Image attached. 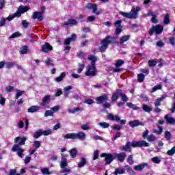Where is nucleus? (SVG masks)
<instances>
[{"instance_id": "f257e3e1", "label": "nucleus", "mask_w": 175, "mask_h": 175, "mask_svg": "<svg viewBox=\"0 0 175 175\" xmlns=\"http://www.w3.org/2000/svg\"><path fill=\"white\" fill-rule=\"evenodd\" d=\"M140 10H142L140 7H137L136 8L133 7L131 12H120V14L123 17H126V18H137V14Z\"/></svg>"}, {"instance_id": "f03ea898", "label": "nucleus", "mask_w": 175, "mask_h": 175, "mask_svg": "<svg viewBox=\"0 0 175 175\" xmlns=\"http://www.w3.org/2000/svg\"><path fill=\"white\" fill-rule=\"evenodd\" d=\"M120 96L122 97V100L123 102H128V96H126V94H122V90L121 89L116 90V92L113 94L111 97L112 102H116Z\"/></svg>"}, {"instance_id": "7ed1b4c3", "label": "nucleus", "mask_w": 175, "mask_h": 175, "mask_svg": "<svg viewBox=\"0 0 175 175\" xmlns=\"http://www.w3.org/2000/svg\"><path fill=\"white\" fill-rule=\"evenodd\" d=\"M96 73H98V70H96L95 65H88L86 66L85 76L94 77L96 76Z\"/></svg>"}, {"instance_id": "20e7f679", "label": "nucleus", "mask_w": 175, "mask_h": 175, "mask_svg": "<svg viewBox=\"0 0 175 175\" xmlns=\"http://www.w3.org/2000/svg\"><path fill=\"white\" fill-rule=\"evenodd\" d=\"M154 32H155L156 35H160L161 32H163V26L161 25H157L156 26H153L150 29L149 35L152 36L154 35Z\"/></svg>"}, {"instance_id": "39448f33", "label": "nucleus", "mask_w": 175, "mask_h": 175, "mask_svg": "<svg viewBox=\"0 0 175 175\" xmlns=\"http://www.w3.org/2000/svg\"><path fill=\"white\" fill-rule=\"evenodd\" d=\"M109 43H110V36H107L101 41V46L99 47V50L101 51V53L106 51V49L109 46Z\"/></svg>"}, {"instance_id": "423d86ee", "label": "nucleus", "mask_w": 175, "mask_h": 175, "mask_svg": "<svg viewBox=\"0 0 175 175\" xmlns=\"http://www.w3.org/2000/svg\"><path fill=\"white\" fill-rule=\"evenodd\" d=\"M131 146L134 148L136 147H150V144L144 140H140L138 142L133 141L131 143Z\"/></svg>"}, {"instance_id": "0eeeda50", "label": "nucleus", "mask_w": 175, "mask_h": 175, "mask_svg": "<svg viewBox=\"0 0 175 175\" xmlns=\"http://www.w3.org/2000/svg\"><path fill=\"white\" fill-rule=\"evenodd\" d=\"M12 150L14 151V152H17V155L19 157V158H24V149L21 148V146L19 145H14L12 146Z\"/></svg>"}, {"instance_id": "6e6552de", "label": "nucleus", "mask_w": 175, "mask_h": 175, "mask_svg": "<svg viewBox=\"0 0 175 175\" xmlns=\"http://www.w3.org/2000/svg\"><path fill=\"white\" fill-rule=\"evenodd\" d=\"M121 24H122V21L118 20L115 22L114 25L116 27V36H118L122 32V26H121Z\"/></svg>"}, {"instance_id": "1a4fd4ad", "label": "nucleus", "mask_w": 175, "mask_h": 175, "mask_svg": "<svg viewBox=\"0 0 175 175\" xmlns=\"http://www.w3.org/2000/svg\"><path fill=\"white\" fill-rule=\"evenodd\" d=\"M132 143L127 142L125 146H120L121 151H126V152H132Z\"/></svg>"}, {"instance_id": "9d476101", "label": "nucleus", "mask_w": 175, "mask_h": 175, "mask_svg": "<svg viewBox=\"0 0 175 175\" xmlns=\"http://www.w3.org/2000/svg\"><path fill=\"white\" fill-rule=\"evenodd\" d=\"M114 157L119 161V162H124L126 158V153L120 152V153H114Z\"/></svg>"}, {"instance_id": "9b49d317", "label": "nucleus", "mask_w": 175, "mask_h": 175, "mask_svg": "<svg viewBox=\"0 0 175 175\" xmlns=\"http://www.w3.org/2000/svg\"><path fill=\"white\" fill-rule=\"evenodd\" d=\"M129 125L131 126V128H136V126H139L140 125L141 126H144V123L140 122V120H136L129 122Z\"/></svg>"}, {"instance_id": "f8f14e48", "label": "nucleus", "mask_w": 175, "mask_h": 175, "mask_svg": "<svg viewBox=\"0 0 175 175\" xmlns=\"http://www.w3.org/2000/svg\"><path fill=\"white\" fill-rule=\"evenodd\" d=\"M31 18L33 20H38V21H43V14L39 12H34L33 13V15L31 16Z\"/></svg>"}, {"instance_id": "ddd939ff", "label": "nucleus", "mask_w": 175, "mask_h": 175, "mask_svg": "<svg viewBox=\"0 0 175 175\" xmlns=\"http://www.w3.org/2000/svg\"><path fill=\"white\" fill-rule=\"evenodd\" d=\"M51 50H53V46L50 45L49 42H46L41 48V51L43 53H49V51H51Z\"/></svg>"}, {"instance_id": "4468645a", "label": "nucleus", "mask_w": 175, "mask_h": 175, "mask_svg": "<svg viewBox=\"0 0 175 175\" xmlns=\"http://www.w3.org/2000/svg\"><path fill=\"white\" fill-rule=\"evenodd\" d=\"M27 140V137H17L14 139V143H18L19 146H24Z\"/></svg>"}, {"instance_id": "2eb2a0df", "label": "nucleus", "mask_w": 175, "mask_h": 175, "mask_svg": "<svg viewBox=\"0 0 175 175\" xmlns=\"http://www.w3.org/2000/svg\"><path fill=\"white\" fill-rule=\"evenodd\" d=\"M109 100V96L107 94H103L96 98V100L98 104L103 103V102H106V100Z\"/></svg>"}, {"instance_id": "dca6fc26", "label": "nucleus", "mask_w": 175, "mask_h": 175, "mask_svg": "<svg viewBox=\"0 0 175 175\" xmlns=\"http://www.w3.org/2000/svg\"><path fill=\"white\" fill-rule=\"evenodd\" d=\"M77 139L84 141L87 139V135L84 133V132L79 131L77 133H75V140Z\"/></svg>"}, {"instance_id": "f3484780", "label": "nucleus", "mask_w": 175, "mask_h": 175, "mask_svg": "<svg viewBox=\"0 0 175 175\" xmlns=\"http://www.w3.org/2000/svg\"><path fill=\"white\" fill-rule=\"evenodd\" d=\"M87 9H92L93 13L95 14H100V12L98 11V7H96V4L88 3L86 6Z\"/></svg>"}, {"instance_id": "a211bd4d", "label": "nucleus", "mask_w": 175, "mask_h": 175, "mask_svg": "<svg viewBox=\"0 0 175 175\" xmlns=\"http://www.w3.org/2000/svg\"><path fill=\"white\" fill-rule=\"evenodd\" d=\"M148 167V163H142L141 164H139L137 165H135L134 167V170L138 172H142V170H143V169H144L145 167Z\"/></svg>"}, {"instance_id": "6ab92c4d", "label": "nucleus", "mask_w": 175, "mask_h": 175, "mask_svg": "<svg viewBox=\"0 0 175 175\" xmlns=\"http://www.w3.org/2000/svg\"><path fill=\"white\" fill-rule=\"evenodd\" d=\"M167 124L169 125H174L175 124V119L173 117H170L169 114H166L164 117Z\"/></svg>"}, {"instance_id": "aec40b11", "label": "nucleus", "mask_w": 175, "mask_h": 175, "mask_svg": "<svg viewBox=\"0 0 175 175\" xmlns=\"http://www.w3.org/2000/svg\"><path fill=\"white\" fill-rule=\"evenodd\" d=\"M51 99V96L50 95H46L44 96V98H42V106L44 107H46V106H47V105H49V103H50V100Z\"/></svg>"}, {"instance_id": "412c9836", "label": "nucleus", "mask_w": 175, "mask_h": 175, "mask_svg": "<svg viewBox=\"0 0 175 175\" xmlns=\"http://www.w3.org/2000/svg\"><path fill=\"white\" fill-rule=\"evenodd\" d=\"M110 44L113 46H118L120 41H118V37H110Z\"/></svg>"}, {"instance_id": "4be33fe9", "label": "nucleus", "mask_w": 175, "mask_h": 175, "mask_svg": "<svg viewBox=\"0 0 175 175\" xmlns=\"http://www.w3.org/2000/svg\"><path fill=\"white\" fill-rule=\"evenodd\" d=\"M62 160L60 162V167H65L66 166H68V162L66 161V159H65V157H66V155L62 154Z\"/></svg>"}, {"instance_id": "5701e85b", "label": "nucleus", "mask_w": 175, "mask_h": 175, "mask_svg": "<svg viewBox=\"0 0 175 175\" xmlns=\"http://www.w3.org/2000/svg\"><path fill=\"white\" fill-rule=\"evenodd\" d=\"M129 39H131V36H129V35H124V36H122L120 38V44H124V43L125 42H128V40H129Z\"/></svg>"}, {"instance_id": "b1692460", "label": "nucleus", "mask_w": 175, "mask_h": 175, "mask_svg": "<svg viewBox=\"0 0 175 175\" xmlns=\"http://www.w3.org/2000/svg\"><path fill=\"white\" fill-rule=\"evenodd\" d=\"M40 107L36 105H33L30 107L28 109L27 111L28 113H36V111H39Z\"/></svg>"}, {"instance_id": "393cba45", "label": "nucleus", "mask_w": 175, "mask_h": 175, "mask_svg": "<svg viewBox=\"0 0 175 175\" xmlns=\"http://www.w3.org/2000/svg\"><path fill=\"white\" fill-rule=\"evenodd\" d=\"M64 139H71L72 140H76V133H67L64 135Z\"/></svg>"}, {"instance_id": "a878e982", "label": "nucleus", "mask_w": 175, "mask_h": 175, "mask_svg": "<svg viewBox=\"0 0 175 175\" xmlns=\"http://www.w3.org/2000/svg\"><path fill=\"white\" fill-rule=\"evenodd\" d=\"M77 24V21L75 19H68L67 21L64 22V25H76Z\"/></svg>"}, {"instance_id": "bb28decb", "label": "nucleus", "mask_w": 175, "mask_h": 175, "mask_svg": "<svg viewBox=\"0 0 175 175\" xmlns=\"http://www.w3.org/2000/svg\"><path fill=\"white\" fill-rule=\"evenodd\" d=\"M101 158H105L106 165H110V154L107 153H102L100 154Z\"/></svg>"}, {"instance_id": "cd10ccee", "label": "nucleus", "mask_w": 175, "mask_h": 175, "mask_svg": "<svg viewBox=\"0 0 175 175\" xmlns=\"http://www.w3.org/2000/svg\"><path fill=\"white\" fill-rule=\"evenodd\" d=\"M110 120H111V121H115L116 122H120L121 118H120L118 115H113V113H110Z\"/></svg>"}, {"instance_id": "c85d7f7f", "label": "nucleus", "mask_w": 175, "mask_h": 175, "mask_svg": "<svg viewBox=\"0 0 175 175\" xmlns=\"http://www.w3.org/2000/svg\"><path fill=\"white\" fill-rule=\"evenodd\" d=\"M21 16V14L20 12H15L12 15H9V16L7 17L5 20H8V21H12V20H13V18H14L15 17H20Z\"/></svg>"}, {"instance_id": "c756f323", "label": "nucleus", "mask_w": 175, "mask_h": 175, "mask_svg": "<svg viewBox=\"0 0 175 175\" xmlns=\"http://www.w3.org/2000/svg\"><path fill=\"white\" fill-rule=\"evenodd\" d=\"M163 24H165V25H168V24H170V15L169 14V13H166L165 14Z\"/></svg>"}, {"instance_id": "7c9ffc66", "label": "nucleus", "mask_w": 175, "mask_h": 175, "mask_svg": "<svg viewBox=\"0 0 175 175\" xmlns=\"http://www.w3.org/2000/svg\"><path fill=\"white\" fill-rule=\"evenodd\" d=\"M29 9V8H28L27 6L21 5L16 13H20L21 14V13H25V12H28Z\"/></svg>"}, {"instance_id": "2f4dec72", "label": "nucleus", "mask_w": 175, "mask_h": 175, "mask_svg": "<svg viewBox=\"0 0 175 175\" xmlns=\"http://www.w3.org/2000/svg\"><path fill=\"white\" fill-rule=\"evenodd\" d=\"M79 111H83V108L75 107L72 109H68V113L71 114H75V113H77Z\"/></svg>"}, {"instance_id": "473e14b6", "label": "nucleus", "mask_w": 175, "mask_h": 175, "mask_svg": "<svg viewBox=\"0 0 175 175\" xmlns=\"http://www.w3.org/2000/svg\"><path fill=\"white\" fill-rule=\"evenodd\" d=\"M72 88H73V87H72L71 85L66 86L64 88V96H68V95H69V94L70 92V90H72Z\"/></svg>"}, {"instance_id": "72a5a7b5", "label": "nucleus", "mask_w": 175, "mask_h": 175, "mask_svg": "<svg viewBox=\"0 0 175 175\" xmlns=\"http://www.w3.org/2000/svg\"><path fill=\"white\" fill-rule=\"evenodd\" d=\"M142 109L145 113H150V111H152V108L146 104L142 105Z\"/></svg>"}, {"instance_id": "f704fd0d", "label": "nucleus", "mask_w": 175, "mask_h": 175, "mask_svg": "<svg viewBox=\"0 0 175 175\" xmlns=\"http://www.w3.org/2000/svg\"><path fill=\"white\" fill-rule=\"evenodd\" d=\"M65 76H66V74L65 72H62L59 77L55 78V81H56V83L62 81V80H64L65 78Z\"/></svg>"}, {"instance_id": "c9c22d12", "label": "nucleus", "mask_w": 175, "mask_h": 175, "mask_svg": "<svg viewBox=\"0 0 175 175\" xmlns=\"http://www.w3.org/2000/svg\"><path fill=\"white\" fill-rule=\"evenodd\" d=\"M88 59L89 61H91L92 62L91 65H95V62H96L98 58L94 55H90L88 56Z\"/></svg>"}, {"instance_id": "e433bc0d", "label": "nucleus", "mask_w": 175, "mask_h": 175, "mask_svg": "<svg viewBox=\"0 0 175 175\" xmlns=\"http://www.w3.org/2000/svg\"><path fill=\"white\" fill-rule=\"evenodd\" d=\"M114 175H118V174H125V170L124 168H118L115 170Z\"/></svg>"}, {"instance_id": "4c0bfd02", "label": "nucleus", "mask_w": 175, "mask_h": 175, "mask_svg": "<svg viewBox=\"0 0 175 175\" xmlns=\"http://www.w3.org/2000/svg\"><path fill=\"white\" fill-rule=\"evenodd\" d=\"M69 152L71 158H76L77 157V150L76 148L71 149Z\"/></svg>"}, {"instance_id": "58836bf2", "label": "nucleus", "mask_w": 175, "mask_h": 175, "mask_svg": "<svg viewBox=\"0 0 175 175\" xmlns=\"http://www.w3.org/2000/svg\"><path fill=\"white\" fill-rule=\"evenodd\" d=\"M41 173H42L44 175L53 174V172L49 170V168H47V167L41 169Z\"/></svg>"}, {"instance_id": "ea45409f", "label": "nucleus", "mask_w": 175, "mask_h": 175, "mask_svg": "<svg viewBox=\"0 0 175 175\" xmlns=\"http://www.w3.org/2000/svg\"><path fill=\"white\" fill-rule=\"evenodd\" d=\"M126 106L129 107V109H133V110H139V107L137 105L133 104L132 103H127Z\"/></svg>"}, {"instance_id": "a19ab883", "label": "nucleus", "mask_w": 175, "mask_h": 175, "mask_svg": "<svg viewBox=\"0 0 175 175\" xmlns=\"http://www.w3.org/2000/svg\"><path fill=\"white\" fill-rule=\"evenodd\" d=\"M144 79H146V76H144V74L139 73L137 75V80L139 83H143V81H144Z\"/></svg>"}, {"instance_id": "79ce46f5", "label": "nucleus", "mask_w": 175, "mask_h": 175, "mask_svg": "<svg viewBox=\"0 0 175 175\" xmlns=\"http://www.w3.org/2000/svg\"><path fill=\"white\" fill-rule=\"evenodd\" d=\"M85 163H87V160L84 158H81L80 163H78L79 169H80V167H84L85 165Z\"/></svg>"}, {"instance_id": "37998d69", "label": "nucleus", "mask_w": 175, "mask_h": 175, "mask_svg": "<svg viewBox=\"0 0 175 175\" xmlns=\"http://www.w3.org/2000/svg\"><path fill=\"white\" fill-rule=\"evenodd\" d=\"M165 138L167 142H170V140H172V133L170 131H166L165 132Z\"/></svg>"}, {"instance_id": "c03bdc74", "label": "nucleus", "mask_w": 175, "mask_h": 175, "mask_svg": "<svg viewBox=\"0 0 175 175\" xmlns=\"http://www.w3.org/2000/svg\"><path fill=\"white\" fill-rule=\"evenodd\" d=\"M98 125L99 126H100L103 129H106V128H109L110 126V124L109 123L107 122H99L98 123Z\"/></svg>"}, {"instance_id": "a18cd8bd", "label": "nucleus", "mask_w": 175, "mask_h": 175, "mask_svg": "<svg viewBox=\"0 0 175 175\" xmlns=\"http://www.w3.org/2000/svg\"><path fill=\"white\" fill-rule=\"evenodd\" d=\"M44 117H54V112L51 110L46 111L44 113Z\"/></svg>"}, {"instance_id": "49530a36", "label": "nucleus", "mask_w": 175, "mask_h": 175, "mask_svg": "<svg viewBox=\"0 0 175 175\" xmlns=\"http://www.w3.org/2000/svg\"><path fill=\"white\" fill-rule=\"evenodd\" d=\"M124 64H125V62H124V60L118 59L116 61V68H120V66H122V65H124Z\"/></svg>"}, {"instance_id": "de8ad7c7", "label": "nucleus", "mask_w": 175, "mask_h": 175, "mask_svg": "<svg viewBox=\"0 0 175 175\" xmlns=\"http://www.w3.org/2000/svg\"><path fill=\"white\" fill-rule=\"evenodd\" d=\"M42 130H38L37 131L35 132L33 137L36 139H39L40 136H42Z\"/></svg>"}, {"instance_id": "09e8293b", "label": "nucleus", "mask_w": 175, "mask_h": 175, "mask_svg": "<svg viewBox=\"0 0 175 175\" xmlns=\"http://www.w3.org/2000/svg\"><path fill=\"white\" fill-rule=\"evenodd\" d=\"M148 65L150 68H154L157 65V61L154 59H150L148 61Z\"/></svg>"}, {"instance_id": "8fccbe9b", "label": "nucleus", "mask_w": 175, "mask_h": 175, "mask_svg": "<svg viewBox=\"0 0 175 175\" xmlns=\"http://www.w3.org/2000/svg\"><path fill=\"white\" fill-rule=\"evenodd\" d=\"M81 128L83 129V131H90V129H91L89 124H83Z\"/></svg>"}, {"instance_id": "3c124183", "label": "nucleus", "mask_w": 175, "mask_h": 175, "mask_svg": "<svg viewBox=\"0 0 175 175\" xmlns=\"http://www.w3.org/2000/svg\"><path fill=\"white\" fill-rule=\"evenodd\" d=\"M174 154H175V146L172 147L171 150H169L167 151V155L172 156V155H174Z\"/></svg>"}, {"instance_id": "603ef678", "label": "nucleus", "mask_w": 175, "mask_h": 175, "mask_svg": "<svg viewBox=\"0 0 175 175\" xmlns=\"http://www.w3.org/2000/svg\"><path fill=\"white\" fill-rule=\"evenodd\" d=\"M158 90H162V85L159 84L152 88V92H155V91H158Z\"/></svg>"}, {"instance_id": "864d4df0", "label": "nucleus", "mask_w": 175, "mask_h": 175, "mask_svg": "<svg viewBox=\"0 0 175 175\" xmlns=\"http://www.w3.org/2000/svg\"><path fill=\"white\" fill-rule=\"evenodd\" d=\"M152 162H153V163H161V159H159V157H154L152 158Z\"/></svg>"}, {"instance_id": "5fc2aeb1", "label": "nucleus", "mask_w": 175, "mask_h": 175, "mask_svg": "<svg viewBox=\"0 0 175 175\" xmlns=\"http://www.w3.org/2000/svg\"><path fill=\"white\" fill-rule=\"evenodd\" d=\"M148 142H154L155 141V139H157L154 135L150 134L149 135H148V137L146 138Z\"/></svg>"}, {"instance_id": "6e6d98bb", "label": "nucleus", "mask_w": 175, "mask_h": 175, "mask_svg": "<svg viewBox=\"0 0 175 175\" xmlns=\"http://www.w3.org/2000/svg\"><path fill=\"white\" fill-rule=\"evenodd\" d=\"M23 94H24V91L16 90V99H18V98H20V96H22Z\"/></svg>"}, {"instance_id": "4d7b16f0", "label": "nucleus", "mask_w": 175, "mask_h": 175, "mask_svg": "<svg viewBox=\"0 0 175 175\" xmlns=\"http://www.w3.org/2000/svg\"><path fill=\"white\" fill-rule=\"evenodd\" d=\"M13 66H14V64L12 62H8L5 63V68H7V69H10L13 68Z\"/></svg>"}, {"instance_id": "13d9d810", "label": "nucleus", "mask_w": 175, "mask_h": 175, "mask_svg": "<svg viewBox=\"0 0 175 175\" xmlns=\"http://www.w3.org/2000/svg\"><path fill=\"white\" fill-rule=\"evenodd\" d=\"M19 36H21V33L20 32L17 31V32L12 33L10 38L11 39H14V38H19Z\"/></svg>"}, {"instance_id": "bf43d9fd", "label": "nucleus", "mask_w": 175, "mask_h": 175, "mask_svg": "<svg viewBox=\"0 0 175 175\" xmlns=\"http://www.w3.org/2000/svg\"><path fill=\"white\" fill-rule=\"evenodd\" d=\"M127 162L129 163V165H133V163H134L133 155H132V154L129 155Z\"/></svg>"}, {"instance_id": "052dcab7", "label": "nucleus", "mask_w": 175, "mask_h": 175, "mask_svg": "<svg viewBox=\"0 0 175 175\" xmlns=\"http://www.w3.org/2000/svg\"><path fill=\"white\" fill-rule=\"evenodd\" d=\"M27 52H28V46H25L21 48V54H27Z\"/></svg>"}, {"instance_id": "680f3d73", "label": "nucleus", "mask_w": 175, "mask_h": 175, "mask_svg": "<svg viewBox=\"0 0 175 175\" xmlns=\"http://www.w3.org/2000/svg\"><path fill=\"white\" fill-rule=\"evenodd\" d=\"M111 129L113 131H121V126L118 124H114L113 126H111Z\"/></svg>"}, {"instance_id": "e2e57ef3", "label": "nucleus", "mask_w": 175, "mask_h": 175, "mask_svg": "<svg viewBox=\"0 0 175 175\" xmlns=\"http://www.w3.org/2000/svg\"><path fill=\"white\" fill-rule=\"evenodd\" d=\"M84 67H85L84 64H79L77 72L78 73H81V72H83V69H84Z\"/></svg>"}, {"instance_id": "0e129e2a", "label": "nucleus", "mask_w": 175, "mask_h": 175, "mask_svg": "<svg viewBox=\"0 0 175 175\" xmlns=\"http://www.w3.org/2000/svg\"><path fill=\"white\" fill-rule=\"evenodd\" d=\"M51 133H53V131H51L50 129L42 131V135L44 136H49V135H51Z\"/></svg>"}, {"instance_id": "69168bd1", "label": "nucleus", "mask_w": 175, "mask_h": 175, "mask_svg": "<svg viewBox=\"0 0 175 175\" xmlns=\"http://www.w3.org/2000/svg\"><path fill=\"white\" fill-rule=\"evenodd\" d=\"M33 147L36 148V150H38V148H39V147H40L41 144H40V142L39 141H35L33 144Z\"/></svg>"}, {"instance_id": "338daca9", "label": "nucleus", "mask_w": 175, "mask_h": 175, "mask_svg": "<svg viewBox=\"0 0 175 175\" xmlns=\"http://www.w3.org/2000/svg\"><path fill=\"white\" fill-rule=\"evenodd\" d=\"M62 173H70V167H62Z\"/></svg>"}, {"instance_id": "774afa93", "label": "nucleus", "mask_w": 175, "mask_h": 175, "mask_svg": "<svg viewBox=\"0 0 175 175\" xmlns=\"http://www.w3.org/2000/svg\"><path fill=\"white\" fill-rule=\"evenodd\" d=\"M169 42L172 46H175V38L174 37H170L169 38Z\"/></svg>"}]
</instances>
